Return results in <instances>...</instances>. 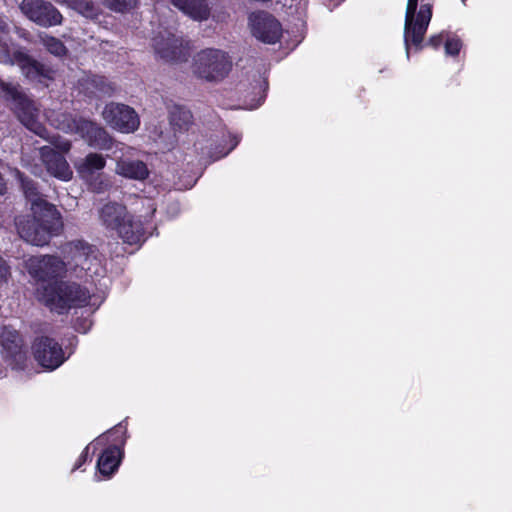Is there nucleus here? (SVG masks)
<instances>
[{
    "mask_svg": "<svg viewBox=\"0 0 512 512\" xmlns=\"http://www.w3.org/2000/svg\"><path fill=\"white\" fill-rule=\"evenodd\" d=\"M64 271L65 263L58 256L44 255L31 261L29 272L40 282L36 289L38 300L58 314L66 313L72 308L86 307L94 313L103 299L90 295L80 284L57 280Z\"/></svg>",
    "mask_w": 512,
    "mask_h": 512,
    "instance_id": "1",
    "label": "nucleus"
},
{
    "mask_svg": "<svg viewBox=\"0 0 512 512\" xmlns=\"http://www.w3.org/2000/svg\"><path fill=\"white\" fill-rule=\"evenodd\" d=\"M16 225L19 236L36 246L48 244L51 237L58 235L63 229L60 213L51 207L33 213L32 218L20 219Z\"/></svg>",
    "mask_w": 512,
    "mask_h": 512,
    "instance_id": "2",
    "label": "nucleus"
},
{
    "mask_svg": "<svg viewBox=\"0 0 512 512\" xmlns=\"http://www.w3.org/2000/svg\"><path fill=\"white\" fill-rule=\"evenodd\" d=\"M0 92L3 98L12 104V110L18 120L31 132L44 131V124L39 121V108L19 83L6 82L0 79Z\"/></svg>",
    "mask_w": 512,
    "mask_h": 512,
    "instance_id": "3",
    "label": "nucleus"
},
{
    "mask_svg": "<svg viewBox=\"0 0 512 512\" xmlns=\"http://www.w3.org/2000/svg\"><path fill=\"white\" fill-rule=\"evenodd\" d=\"M192 67L197 78L207 82H220L231 72L232 60L221 49L205 48L194 56Z\"/></svg>",
    "mask_w": 512,
    "mask_h": 512,
    "instance_id": "4",
    "label": "nucleus"
},
{
    "mask_svg": "<svg viewBox=\"0 0 512 512\" xmlns=\"http://www.w3.org/2000/svg\"><path fill=\"white\" fill-rule=\"evenodd\" d=\"M418 3L419 0L407 1L403 35L407 57H409V43L417 46L421 44L433 15V4L423 3L417 10Z\"/></svg>",
    "mask_w": 512,
    "mask_h": 512,
    "instance_id": "5",
    "label": "nucleus"
},
{
    "mask_svg": "<svg viewBox=\"0 0 512 512\" xmlns=\"http://www.w3.org/2000/svg\"><path fill=\"white\" fill-rule=\"evenodd\" d=\"M76 343L77 339L75 336L68 339L66 350H69V352L66 355L62 345L55 338L49 335H39L34 339L31 348L37 363L43 368L53 371L70 357Z\"/></svg>",
    "mask_w": 512,
    "mask_h": 512,
    "instance_id": "6",
    "label": "nucleus"
},
{
    "mask_svg": "<svg viewBox=\"0 0 512 512\" xmlns=\"http://www.w3.org/2000/svg\"><path fill=\"white\" fill-rule=\"evenodd\" d=\"M19 8L30 21L45 28L61 25L64 19L61 12L46 0H22Z\"/></svg>",
    "mask_w": 512,
    "mask_h": 512,
    "instance_id": "7",
    "label": "nucleus"
},
{
    "mask_svg": "<svg viewBox=\"0 0 512 512\" xmlns=\"http://www.w3.org/2000/svg\"><path fill=\"white\" fill-rule=\"evenodd\" d=\"M12 61L30 82L48 86L49 82L54 80L55 71L52 67L36 60L23 50H15L12 53Z\"/></svg>",
    "mask_w": 512,
    "mask_h": 512,
    "instance_id": "8",
    "label": "nucleus"
},
{
    "mask_svg": "<svg viewBox=\"0 0 512 512\" xmlns=\"http://www.w3.org/2000/svg\"><path fill=\"white\" fill-rule=\"evenodd\" d=\"M104 120L114 129L131 133L138 129L140 120L133 108L122 103H108L102 112Z\"/></svg>",
    "mask_w": 512,
    "mask_h": 512,
    "instance_id": "9",
    "label": "nucleus"
},
{
    "mask_svg": "<svg viewBox=\"0 0 512 512\" xmlns=\"http://www.w3.org/2000/svg\"><path fill=\"white\" fill-rule=\"evenodd\" d=\"M252 35L265 44H276L282 37L281 23L266 11L254 12L249 16Z\"/></svg>",
    "mask_w": 512,
    "mask_h": 512,
    "instance_id": "10",
    "label": "nucleus"
},
{
    "mask_svg": "<svg viewBox=\"0 0 512 512\" xmlns=\"http://www.w3.org/2000/svg\"><path fill=\"white\" fill-rule=\"evenodd\" d=\"M73 129L86 143L98 150H110L113 147V138L106 129L95 121L78 117L73 119Z\"/></svg>",
    "mask_w": 512,
    "mask_h": 512,
    "instance_id": "11",
    "label": "nucleus"
},
{
    "mask_svg": "<svg viewBox=\"0 0 512 512\" xmlns=\"http://www.w3.org/2000/svg\"><path fill=\"white\" fill-rule=\"evenodd\" d=\"M155 53L164 61L171 63L186 62L190 56L189 47L175 35L159 33L153 38Z\"/></svg>",
    "mask_w": 512,
    "mask_h": 512,
    "instance_id": "12",
    "label": "nucleus"
},
{
    "mask_svg": "<svg viewBox=\"0 0 512 512\" xmlns=\"http://www.w3.org/2000/svg\"><path fill=\"white\" fill-rule=\"evenodd\" d=\"M0 345L11 359L14 369H24L27 361L26 352L23 350V340L19 333L10 326H2L0 330Z\"/></svg>",
    "mask_w": 512,
    "mask_h": 512,
    "instance_id": "13",
    "label": "nucleus"
},
{
    "mask_svg": "<svg viewBox=\"0 0 512 512\" xmlns=\"http://www.w3.org/2000/svg\"><path fill=\"white\" fill-rule=\"evenodd\" d=\"M39 153L47 171L52 176L62 181L71 180L73 172L64 154L58 153L51 146H42Z\"/></svg>",
    "mask_w": 512,
    "mask_h": 512,
    "instance_id": "14",
    "label": "nucleus"
},
{
    "mask_svg": "<svg viewBox=\"0 0 512 512\" xmlns=\"http://www.w3.org/2000/svg\"><path fill=\"white\" fill-rule=\"evenodd\" d=\"M16 176L20 182V187L25 198L31 203L32 213H39L44 209H48V207L56 208L55 205L43 198L36 181L20 171H17Z\"/></svg>",
    "mask_w": 512,
    "mask_h": 512,
    "instance_id": "15",
    "label": "nucleus"
},
{
    "mask_svg": "<svg viewBox=\"0 0 512 512\" xmlns=\"http://www.w3.org/2000/svg\"><path fill=\"white\" fill-rule=\"evenodd\" d=\"M124 243L136 245L146 240L144 223L140 217L130 214L117 231Z\"/></svg>",
    "mask_w": 512,
    "mask_h": 512,
    "instance_id": "16",
    "label": "nucleus"
},
{
    "mask_svg": "<svg viewBox=\"0 0 512 512\" xmlns=\"http://www.w3.org/2000/svg\"><path fill=\"white\" fill-rule=\"evenodd\" d=\"M129 215L130 213L127 211L126 206L115 202L105 204L99 212L102 224L107 229L115 230L116 232Z\"/></svg>",
    "mask_w": 512,
    "mask_h": 512,
    "instance_id": "17",
    "label": "nucleus"
},
{
    "mask_svg": "<svg viewBox=\"0 0 512 512\" xmlns=\"http://www.w3.org/2000/svg\"><path fill=\"white\" fill-rule=\"evenodd\" d=\"M171 4L196 21L207 20L210 7L206 0H170Z\"/></svg>",
    "mask_w": 512,
    "mask_h": 512,
    "instance_id": "18",
    "label": "nucleus"
},
{
    "mask_svg": "<svg viewBox=\"0 0 512 512\" xmlns=\"http://www.w3.org/2000/svg\"><path fill=\"white\" fill-rule=\"evenodd\" d=\"M169 123L174 133L187 132L193 125V114L182 105H173L169 110Z\"/></svg>",
    "mask_w": 512,
    "mask_h": 512,
    "instance_id": "19",
    "label": "nucleus"
},
{
    "mask_svg": "<svg viewBox=\"0 0 512 512\" xmlns=\"http://www.w3.org/2000/svg\"><path fill=\"white\" fill-rule=\"evenodd\" d=\"M116 171L119 175L133 180L143 181L149 176L147 165L141 160H120Z\"/></svg>",
    "mask_w": 512,
    "mask_h": 512,
    "instance_id": "20",
    "label": "nucleus"
},
{
    "mask_svg": "<svg viewBox=\"0 0 512 512\" xmlns=\"http://www.w3.org/2000/svg\"><path fill=\"white\" fill-rule=\"evenodd\" d=\"M106 166V158L96 152L88 153L80 162L75 164L76 170L81 178L93 176Z\"/></svg>",
    "mask_w": 512,
    "mask_h": 512,
    "instance_id": "21",
    "label": "nucleus"
},
{
    "mask_svg": "<svg viewBox=\"0 0 512 512\" xmlns=\"http://www.w3.org/2000/svg\"><path fill=\"white\" fill-rule=\"evenodd\" d=\"M121 460L118 447L111 446L103 451L97 462V469L104 476H111L117 469Z\"/></svg>",
    "mask_w": 512,
    "mask_h": 512,
    "instance_id": "22",
    "label": "nucleus"
},
{
    "mask_svg": "<svg viewBox=\"0 0 512 512\" xmlns=\"http://www.w3.org/2000/svg\"><path fill=\"white\" fill-rule=\"evenodd\" d=\"M65 5L85 18L96 19L100 15V9L93 0H67Z\"/></svg>",
    "mask_w": 512,
    "mask_h": 512,
    "instance_id": "23",
    "label": "nucleus"
},
{
    "mask_svg": "<svg viewBox=\"0 0 512 512\" xmlns=\"http://www.w3.org/2000/svg\"><path fill=\"white\" fill-rule=\"evenodd\" d=\"M81 85L92 94H109L112 91V87L108 79L105 76L96 74L87 75L82 80Z\"/></svg>",
    "mask_w": 512,
    "mask_h": 512,
    "instance_id": "24",
    "label": "nucleus"
},
{
    "mask_svg": "<svg viewBox=\"0 0 512 512\" xmlns=\"http://www.w3.org/2000/svg\"><path fill=\"white\" fill-rule=\"evenodd\" d=\"M44 131L45 132H40V130H35L34 134L49 142L58 153L66 154L71 150L72 143L70 140L62 137L58 133H51L45 125Z\"/></svg>",
    "mask_w": 512,
    "mask_h": 512,
    "instance_id": "25",
    "label": "nucleus"
},
{
    "mask_svg": "<svg viewBox=\"0 0 512 512\" xmlns=\"http://www.w3.org/2000/svg\"><path fill=\"white\" fill-rule=\"evenodd\" d=\"M101 3L112 12L126 14L136 8L138 0H101Z\"/></svg>",
    "mask_w": 512,
    "mask_h": 512,
    "instance_id": "26",
    "label": "nucleus"
},
{
    "mask_svg": "<svg viewBox=\"0 0 512 512\" xmlns=\"http://www.w3.org/2000/svg\"><path fill=\"white\" fill-rule=\"evenodd\" d=\"M230 142V147H227V140L221 139L219 142L215 144L214 148H211L209 156L212 159V161H216L227 156L238 145L239 140L235 136H233L230 137Z\"/></svg>",
    "mask_w": 512,
    "mask_h": 512,
    "instance_id": "27",
    "label": "nucleus"
},
{
    "mask_svg": "<svg viewBox=\"0 0 512 512\" xmlns=\"http://www.w3.org/2000/svg\"><path fill=\"white\" fill-rule=\"evenodd\" d=\"M43 45L46 50L58 58H63L68 54V48L59 38L54 36H46L43 39Z\"/></svg>",
    "mask_w": 512,
    "mask_h": 512,
    "instance_id": "28",
    "label": "nucleus"
},
{
    "mask_svg": "<svg viewBox=\"0 0 512 512\" xmlns=\"http://www.w3.org/2000/svg\"><path fill=\"white\" fill-rule=\"evenodd\" d=\"M448 32L449 31H441L437 34H433L431 35L428 40L426 42H424V38L422 39V42L419 46L413 44V43H409V48L411 46H413L415 48L416 51H421L423 50L425 47H430L434 50H438L441 46H444L445 45V41H446V38H447V35H448Z\"/></svg>",
    "mask_w": 512,
    "mask_h": 512,
    "instance_id": "29",
    "label": "nucleus"
},
{
    "mask_svg": "<svg viewBox=\"0 0 512 512\" xmlns=\"http://www.w3.org/2000/svg\"><path fill=\"white\" fill-rule=\"evenodd\" d=\"M82 179L86 182L88 189L96 194L104 193L111 186L109 180L104 178L102 174H95Z\"/></svg>",
    "mask_w": 512,
    "mask_h": 512,
    "instance_id": "30",
    "label": "nucleus"
},
{
    "mask_svg": "<svg viewBox=\"0 0 512 512\" xmlns=\"http://www.w3.org/2000/svg\"><path fill=\"white\" fill-rule=\"evenodd\" d=\"M463 47L462 39L455 33L448 32L444 50L447 56L457 57Z\"/></svg>",
    "mask_w": 512,
    "mask_h": 512,
    "instance_id": "31",
    "label": "nucleus"
},
{
    "mask_svg": "<svg viewBox=\"0 0 512 512\" xmlns=\"http://www.w3.org/2000/svg\"><path fill=\"white\" fill-rule=\"evenodd\" d=\"M107 441H108V436L102 435V436L98 437L92 444L88 445L84 449V451L81 453L78 461L75 463V465L73 467V471L80 468L82 466V464L87 461L88 453H89V450L91 447L96 449L97 446L104 445Z\"/></svg>",
    "mask_w": 512,
    "mask_h": 512,
    "instance_id": "32",
    "label": "nucleus"
},
{
    "mask_svg": "<svg viewBox=\"0 0 512 512\" xmlns=\"http://www.w3.org/2000/svg\"><path fill=\"white\" fill-rule=\"evenodd\" d=\"M10 275V266L2 257H0V285L2 283H6Z\"/></svg>",
    "mask_w": 512,
    "mask_h": 512,
    "instance_id": "33",
    "label": "nucleus"
},
{
    "mask_svg": "<svg viewBox=\"0 0 512 512\" xmlns=\"http://www.w3.org/2000/svg\"><path fill=\"white\" fill-rule=\"evenodd\" d=\"M73 247L76 251L82 252V254L85 256H88L92 252V246L84 240L74 241Z\"/></svg>",
    "mask_w": 512,
    "mask_h": 512,
    "instance_id": "34",
    "label": "nucleus"
},
{
    "mask_svg": "<svg viewBox=\"0 0 512 512\" xmlns=\"http://www.w3.org/2000/svg\"><path fill=\"white\" fill-rule=\"evenodd\" d=\"M78 325L74 328L80 333H86L91 327V322H77Z\"/></svg>",
    "mask_w": 512,
    "mask_h": 512,
    "instance_id": "35",
    "label": "nucleus"
},
{
    "mask_svg": "<svg viewBox=\"0 0 512 512\" xmlns=\"http://www.w3.org/2000/svg\"><path fill=\"white\" fill-rule=\"evenodd\" d=\"M8 32V26L7 24L0 18V34L7 33Z\"/></svg>",
    "mask_w": 512,
    "mask_h": 512,
    "instance_id": "36",
    "label": "nucleus"
},
{
    "mask_svg": "<svg viewBox=\"0 0 512 512\" xmlns=\"http://www.w3.org/2000/svg\"><path fill=\"white\" fill-rule=\"evenodd\" d=\"M59 4H65L67 0H55Z\"/></svg>",
    "mask_w": 512,
    "mask_h": 512,
    "instance_id": "37",
    "label": "nucleus"
},
{
    "mask_svg": "<svg viewBox=\"0 0 512 512\" xmlns=\"http://www.w3.org/2000/svg\"><path fill=\"white\" fill-rule=\"evenodd\" d=\"M82 267L85 269L84 264H82ZM86 270H90V267H86Z\"/></svg>",
    "mask_w": 512,
    "mask_h": 512,
    "instance_id": "38",
    "label": "nucleus"
}]
</instances>
